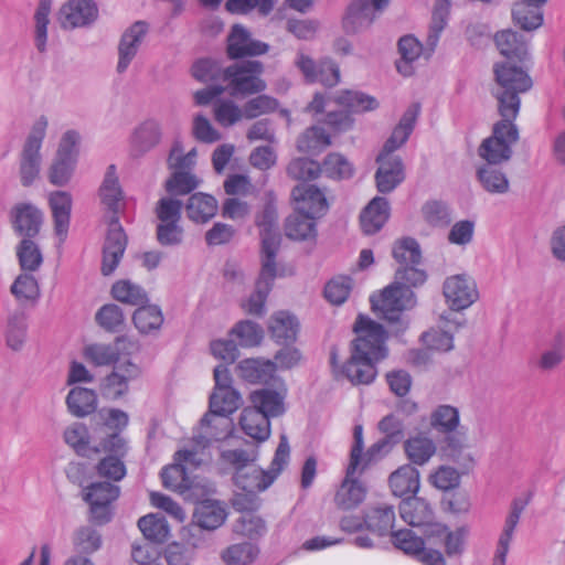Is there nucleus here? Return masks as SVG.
<instances>
[{
    "label": "nucleus",
    "instance_id": "obj_1",
    "mask_svg": "<svg viewBox=\"0 0 565 565\" xmlns=\"http://www.w3.org/2000/svg\"><path fill=\"white\" fill-rule=\"evenodd\" d=\"M354 332L358 337L352 342L351 356L342 372L352 384H370L377 374L376 363L387 355L386 331L382 324L359 315Z\"/></svg>",
    "mask_w": 565,
    "mask_h": 565
},
{
    "label": "nucleus",
    "instance_id": "obj_2",
    "mask_svg": "<svg viewBox=\"0 0 565 565\" xmlns=\"http://www.w3.org/2000/svg\"><path fill=\"white\" fill-rule=\"evenodd\" d=\"M98 195L102 204L111 213L102 262V273L108 276L117 268L127 245L126 234L118 220V213L125 206V192L115 164L107 167Z\"/></svg>",
    "mask_w": 565,
    "mask_h": 565
},
{
    "label": "nucleus",
    "instance_id": "obj_3",
    "mask_svg": "<svg viewBox=\"0 0 565 565\" xmlns=\"http://www.w3.org/2000/svg\"><path fill=\"white\" fill-rule=\"evenodd\" d=\"M494 75L498 86L494 96L501 117L516 118L521 105L519 95L532 87L531 77L510 62L495 64Z\"/></svg>",
    "mask_w": 565,
    "mask_h": 565
},
{
    "label": "nucleus",
    "instance_id": "obj_4",
    "mask_svg": "<svg viewBox=\"0 0 565 565\" xmlns=\"http://www.w3.org/2000/svg\"><path fill=\"white\" fill-rule=\"evenodd\" d=\"M290 447L285 435L276 449L269 470H263L255 465H249L242 472H235L233 480L242 491L262 492L269 488L288 463Z\"/></svg>",
    "mask_w": 565,
    "mask_h": 565
},
{
    "label": "nucleus",
    "instance_id": "obj_5",
    "mask_svg": "<svg viewBox=\"0 0 565 565\" xmlns=\"http://www.w3.org/2000/svg\"><path fill=\"white\" fill-rule=\"evenodd\" d=\"M263 64L258 61H242L225 67L224 88L233 97L248 96L265 90L260 78Z\"/></svg>",
    "mask_w": 565,
    "mask_h": 565
},
{
    "label": "nucleus",
    "instance_id": "obj_6",
    "mask_svg": "<svg viewBox=\"0 0 565 565\" xmlns=\"http://www.w3.org/2000/svg\"><path fill=\"white\" fill-rule=\"evenodd\" d=\"M515 118H503L493 126L492 135L479 147V156L490 164H500L512 157V146L519 140Z\"/></svg>",
    "mask_w": 565,
    "mask_h": 565
},
{
    "label": "nucleus",
    "instance_id": "obj_7",
    "mask_svg": "<svg viewBox=\"0 0 565 565\" xmlns=\"http://www.w3.org/2000/svg\"><path fill=\"white\" fill-rule=\"evenodd\" d=\"M47 126V118L40 116L33 122L26 137L20 158V178L23 186L31 185L40 173L42 162L40 150Z\"/></svg>",
    "mask_w": 565,
    "mask_h": 565
},
{
    "label": "nucleus",
    "instance_id": "obj_8",
    "mask_svg": "<svg viewBox=\"0 0 565 565\" xmlns=\"http://www.w3.org/2000/svg\"><path fill=\"white\" fill-rule=\"evenodd\" d=\"M120 488L106 481L94 482L84 491V500L89 505L90 521L97 525L108 523L114 514V502Z\"/></svg>",
    "mask_w": 565,
    "mask_h": 565
},
{
    "label": "nucleus",
    "instance_id": "obj_9",
    "mask_svg": "<svg viewBox=\"0 0 565 565\" xmlns=\"http://www.w3.org/2000/svg\"><path fill=\"white\" fill-rule=\"evenodd\" d=\"M370 301L372 310L381 313L390 322L397 321L401 313L415 303L413 290L408 286H398L394 282L379 296H371Z\"/></svg>",
    "mask_w": 565,
    "mask_h": 565
},
{
    "label": "nucleus",
    "instance_id": "obj_10",
    "mask_svg": "<svg viewBox=\"0 0 565 565\" xmlns=\"http://www.w3.org/2000/svg\"><path fill=\"white\" fill-rule=\"evenodd\" d=\"M127 449L125 439L117 431L109 434L107 438L100 443V448L94 447L93 450L96 452H107V456L98 462V475L114 481H120L127 473L126 466L122 461Z\"/></svg>",
    "mask_w": 565,
    "mask_h": 565
},
{
    "label": "nucleus",
    "instance_id": "obj_11",
    "mask_svg": "<svg viewBox=\"0 0 565 565\" xmlns=\"http://www.w3.org/2000/svg\"><path fill=\"white\" fill-rule=\"evenodd\" d=\"M149 33V24L145 21H136L121 33L117 44L116 72L125 74L137 57Z\"/></svg>",
    "mask_w": 565,
    "mask_h": 565
},
{
    "label": "nucleus",
    "instance_id": "obj_12",
    "mask_svg": "<svg viewBox=\"0 0 565 565\" xmlns=\"http://www.w3.org/2000/svg\"><path fill=\"white\" fill-rule=\"evenodd\" d=\"M443 292L452 311L465 310L479 299L476 280L465 273L447 277Z\"/></svg>",
    "mask_w": 565,
    "mask_h": 565
},
{
    "label": "nucleus",
    "instance_id": "obj_13",
    "mask_svg": "<svg viewBox=\"0 0 565 565\" xmlns=\"http://www.w3.org/2000/svg\"><path fill=\"white\" fill-rule=\"evenodd\" d=\"M141 375V369L130 360H124L114 365L113 371L100 383L102 395L111 401L125 396L129 384Z\"/></svg>",
    "mask_w": 565,
    "mask_h": 565
},
{
    "label": "nucleus",
    "instance_id": "obj_14",
    "mask_svg": "<svg viewBox=\"0 0 565 565\" xmlns=\"http://www.w3.org/2000/svg\"><path fill=\"white\" fill-rule=\"evenodd\" d=\"M262 241V260L275 262L280 247L281 235L277 227V211L274 204L267 203L256 217Z\"/></svg>",
    "mask_w": 565,
    "mask_h": 565
},
{
    "label": "nucleus",
    "instance_id": "obj_15",
    "mask_svg": "<svg viewBox=\"0 0 565 565\" xmlns=\"http://www.w3.org/2000/svg\"><path fill=\"white\" fill-rule=\"evenodd\" d=\"M295 64L309 83H320L326 87H334L340 82V68L332 60L324 58L316 63L306 54L299 53Z\"/></svg>",
    "mask_w": 565,
    "mask_h": 565
},
{
    "label": "nucleus",
    "instance_id": "obj_16",
    "mask_svg": "<svg viewBox=\"0 0 565 565\" xmlns=\"http://www.w3.org/2000/svg\"><path fill=\"white\" fill-rule=\"evenodd\" d=\"M469 535V527L461 525L455 530L449 529L446 524L437 523L430 525L426 532V537L433 544L441 543L444 545L445 554L448 557H456L462 555L466 548V541Z\"/></svg>",
    "mask_w": 565,
    "mask_h": 565
},
{
    "label": "nucleus",
    "instance_id": "obj_17",
    "mask_svg": "<svg viewBox=\"0 0 565 565\" xmlns=\"http://www.w3.org/2000/svg\"><path fill=\"white\" fill-rule=\"evenodd\" d=\"M388 0H353L343 19V26L349 33L360 32L372 24L375 12L381 11Z\"/></svg>",
    "mask_w": 565,
    "mask_h": 565
},
{
    "label": "nucleus",
    "instance_id": "obj_18",
    "mask_svg": "<svg viewBox=\"0 0 565 565\" xmlns=\"http://www.w3.org/2000/svg\"><path fill=\"white\" fill-rule=\"evenodd\" d=\"M97 18L98 7L94 0H68L60 9L63 28H84L93 24Z\"/></svg>",
    "mask_w": 565,
    "mask_h": 565
},
{
    "label": "nucleus",
    "instance_id": "obj_19",
    "mask_svg": "<svg viewBox=\"0 0 565 565\" xmlns=\"http://www.w3.org/2000/svg\"><path fill=\"white\" fill-rule=\"evenodd\" d=\"M376 161L379 163L375 172L376 189L380 193H390L405 179L403 160L399 156L380 153Z\"/></svg>",
    "mask_w": 565,
    "mask_h": 565
},
{
    "label": "nucleus",
    "instance_id": "obj_20",
    "mask_svg": "<svg viewBox=\"0 0 565 565\" xmlns=\"http://www.w3.org/2000/svg\"><path fill=\"white\" fill-rule=\"evenodd\" d=\"M291 196L297 211L317 218L323 216L329 209L326 194L313 184H298L292 189Z\"/></svg>",
    "mask_w": 565,
    "mask_h": 565
},
{
    "label": "nucleus",
    "instance_id": "obj_21",
    "mask_svg": "<svg viewBox=\"0 0 565 565\" xmlns=\"http://www.w3.org/2000/svg\"><path fill=\"white\" fill-rule=\"evenodd\" d=\"M524 508L525 502L521 499H515L512 501L510 511L505 516L501 533L497 542L492 565H505L510 545L512 543L515 529L519 524Z\"/></svg>",
    "mask_w": 565,
    "mask_h": 565
},
{
    "label": "nucleus",
    "instance_id": "obj_22",
    "mask_svg": "<svg viewBox=\"0 0 565 565\" xmlns=\"http://www.w3.org/2000/svg\"><path fill=\"white\" fill-rule=\"evenodd\" d=\"M227 42L231 58L262 55L268 51L266 43L252 39L249 32L239 24L232 28Z\"/></svg>",
    "mask_w": 565,
    "mask_h": 565
},
{
    "label": "nucleus",
    "instance_id": "obj_23",
    "mask_svg": "<svg viewBox=\"0 0 565 565\" xmlns=\"http://www.w3.org/2000/svg\"><path fill=\"white\" fill-rule=\"evenodd\" d=\"M11 221L17 233L24 238L38 235L42 225V212L31 203H19L11 210Z\"/></svg>",
    "mask_w": 565,
    "mask_h": 565
},
{
    "label": "nucleus",
    "instance_id": "obj_24",
    "mask_svg": "<svg viewBox=\"0 0 565 565\" xmlns=\"http://www.w3.org/2000/svg\"><path fill=\"white\" fill-rule=\"evenodd\" d=\"M275 277L276 263L262 260V270L258 280L256 281L255 291L250 295L247 302L244 305V308L248 313L262 315L264 312L265 302L269 291L271 290Z\"/></svg>",
    "mask_w": 565,
    "mask_h": 565
},
{
    "label": "nucleus",
    "instance_id": "obj_25",
    "mask_svg": "<svg viewBox=\"0 0 565 565\" xmlns=\"http://www.w3.org/2000/svg\"><path fill=\"white\" fill-rule=\"evenodd\" d=\"M49 205L54 222V231L60 242L63 243L68 233L71 212L73 205L72 195L66 191H54L49 195Z\"/></svg>",
    "mask_w": 565,
    "mask_h": 565
},
{
    "label": "nucleus",
    "instance_id": "obj_26",
    "mask_svg": "<svg viewBox=\"0 0 565 565\" xmlns=\"http://www.w3.org/2000/svg\"><path fill=\"white\" fill-rule=\"evenodd\" d=\"M399 514L408 525L425 527V535L430 525L437 524L433 522L434 512L431 507L422 498L413 497L403 500L399 504Z\"/></svg>",
    "mask_w": 565,
    "mask_h": 565
},
{
    "label": "nucleus",
    "instance_id": "obj_27",
    "mask_svg": "<svg viewBox=\"0 0 565 565\" xmlns=\"http://www.w3.org/2000/svg\"><path fill=\"white\" fill-rule=\"evenodd\" d=\"M435 49L430 52L428 39L426 40V46L413 35H405L398 41V52L401 54V60L396 63V67L398 73L404 76H409L414 72L413 63L417 61L420 55H424L425 58H429L434 53Z\"/></svg>",
    "mask_w": 565,
    "mask_h": 565
},
{
    "label": "nucleus",
    "instance_id": "obj_28",
    "mask_svg": "<svg viewBox=\"0 0 565 565\" xmlns=\"http://www.w3.org/2000/svg\"><path fill=\"white\" fill-rule=\"evenodd\" d=\"M451 316V312L441 316L443 327L431 329L422 335V340L428 349L447 352L454 348L452 332L461 327L463 320L458 321Z\"/></svg>",
    "mask_w": 565,
    "mask_h": 565
},
{
    "label": "nucleus",
    "instance_id": "obj_29",
    "mask_svg": "<svg viewBox=\"0 0 565 565\" xmlns=\"http://www.w3.org/2000/svg\"><path fill=\"white\" fill-rule=\"evenodd\" d=\"M231 414H212L209 411L201 419V434L199 444H209L227 438L233 430Z\"/></svg>",
    "mask_w": 565,
    "mask_h": 565
},
{
    "label": "nucleus",
    "instance_id": "obj_30",
    "mask_svg": "<svg viewBox=\"0 0 565 565\" xmlns=\"http://www.w3.org/2000/svg\"><path fill=\"white\" fill-rule=\"evenodd\" d=\"M420 111L419 104H412L403 114L397 126L393 129L391 137L384 143L381 153L394 156L393 152L401 148L414 130L417 117Z\"/></svg>",
    "mask_w": 565,
    "mask_h": 565
},
{
    "label": "nucleus",
    "instance_id": "obj_31",
    "mask_svg": "<svg viewBox=\"0 0 565 565\" xmlns=\"http://www.w3.org/2000/svg\"><path fill=\"white\" fill-rule=\"evenodd\" d=\"M285 391L260 388L250 393L249 401L252 407L270 419L285 413Z\"/></svg>",
    "mask_w": 565,
    "mask_h": 565
},
{
    "label": "nucleus",
    "instance_id": "obj_32",
    "mask_svg": "<svg viewBox=\"0 0 565 565\" xmlns=\"http://www.w3.org/2000/svg\"><path fill=\"white\" fill-rule=\"evenodd\" d=\"M161 138V124L157 119L149 118L135 129L131 137V146L137 154H143L158 146Z\"/></svg>",
    "mask_w": 565,
    "mask_h": 565
},
{
    "label": "nucleus",
    "instance_id": "obj_33",
    "mask_svg": "<svg viewBox=\"0 0 565 565\" xmlns=\"http://www.w3.org/2000/svg\"><path fill=\"white\" fill-rule=\"evenodd\" d=\"M388 216V201L385 198L375 196L361 213V228L367 235L374 234L383 227Z\"/></svg>",
    "mask_w": 565,
    "mask_h": 565
},
{
    "label": "nucleus",
    "instance_id": "obj_34",
    "mask_svg": "<svg viewBox=\"0 0 565 565\" xmlns=\"http://www.w3.org/2000/svg\"><path fill=\"white\" fill-rule=\"evenodd\" d=\"M242 430L252 439L262 443L270 436V419L255 407H245L239 417Z\"/></svg>",
    "mask_w": 565,
    "mask_h": 565
},
{
    "label": "nucleus",
    "instance_id": "obj_35",
    "mask_svg": "<svg viewBox=\"0 0 565 565\" xmlns=\"http://www.w3.org/2000/svg\"><path fill=\"white\" fill-rule=\"evenodd\" d=\"M546 0H521L512 9V18L516 25L525 31L540 28L543 23L542 6Z\"/></svg>",
    "mask_w": 565,
    "mask_h": 565
},
{
    "label": "nucleus",
    "instance_id": "obj_36",
    "mask_svg": "<svg viewBox=\"0 0 565 565\" xmlns=\"http://www.w3.org/2000/svg\"><path fill=\"white\" fill-rule=\"evenodd\" d=\"M435 441L425 433L411 436L404 441V451L411 465L424 466L436 454Z\"/></svg>",
    "mask_w": 565,
    "mask_h": 565
},
{
    "label": "nucleus",
    "instance_id": "obj_37",
    "mask_svg": "<svg viewBox=\"0 0 565 565\" xmlns=\"http://www.w3.org/2000/svg\"><path fill=\"white\" fill-rule=\"evenodd\" d=\"M388 482L396 497L416 494L420 486L419 471L411 463L403 465L391 473Z\"/></svg>",
    "mask_w": 565,
    "mask_h": 565
},
{
    "label": "nucleus",
    "instance_id": "obj_38",
    "mask_svg": "<svg viewBox=\"0 0 565 565\" xmlns=\"http://www.w3.org/2000/svg\"><path fill=\"white\" fill-rule=\"evenodd\" d=\"M238 376L249 383L266 384L274 379L276 364L270 360L245 359L237 365Z\"/></svg>",
    "mask_w": 565,
    "mask_h": 565
},
{
    "label": "nucleus",
    "instance_id": "obj_39",
    "mask_svg": "<svg viewBox=\"0 0 565 565\" xmlns=\"http://www.w3.org/2000/svg\"><path fill=\"white\" fill-rule=\"evenodd\" d=\"M364 522L365 529L377 536L392 534L395 522L394 509L388 504L370 508L364 514Z\"/></svg>",
    "mask_w": 565,
    "mask_h": 565
},
{
    "label": "nucleus",
    "instance_id": "obj_40",
    "mask_svg": "<svg viewBox=\"0 0 565 565\" xmlns=\"http://www.w3.org/2000/svg\"><path fill=\"white\" fill-rule=\"evenodd\" d=\"M227 512L225 507L215 500L201 501L194 511L196 524L204 530H215L226 520Z\"/></svg>",
    "mask_w": 565,
    "mask_h": 565
},
{
    "label": "nucleus",
    "instance_id": "obj_41",
    "mask_svg": "<svg viewBox=\"0 0 565 565\" xmlns=\"http://www.w3.org/2000/svg\"><path fill=\"white\" fill-rule=\"evenodd\" d=\"M353 475H349V468L347 469V477L339 487L334 502L343 510H351L356 508L363 502L366 495L365 487L358 480L352 479Z\"/></svg>",
    "mask_w": 565,
    "mask_h": 565
},
{
    "label": "nucleus",
    "instance_id": "obj_42",
    "mask_svg": "<svg viewBox=\"0 0 565 565\" xmlns=\"http://www.w3.org/2000/svg\"><path fill=\"white\" fill-rule=\"evenodd\" d=\"M298 328L297 319L286 311L273 315L268 326L271 338L281 344L294 342L297 338Z\"/></svg>",
    "mask_w": 565,
    "mask_h": 565
},
{
    "label": "nucleus",
    "instance_id": "obj_43",
    "mask_svg": "<svg viewBox=\"0 0 565 565\" xmlns=\"http://www.w3.org/2000/svg\"><path fill=\"white\" fill-rule=\"evenodd\" d=\"M529 39L512 30H503L495 34V44L500 53L508 58L525 60Z\"/></svg>",
    "mask_w": 565,
    "mask_h": 565
},
{
    "label": "nucleus",
    "instance_id": "obj_44",
    "mask_svg": "<svg viewBox=\"0 0 565 565\" xmlns=\"http://www.w3.org/2000/svg\"><path fill=\"white\" fill-rule=\"evenodd\" d=\"M66 405L70 413L75 417H85L95 412L97 395L93 390L77 386L68 392Z\"/></svg>",
    "mask_w": 565,
    "mask_h": 565
},
{
    "label": "nucleus",
    "instance_id": "obj_45",
    "mask_svg": "<svg viewBox=\"0 0 565 565\" xmlns=\"http://www.w3.org/2000/svg\"><path fill=\"white\" fill-rule=\"evenodd\" d=\"M217 211L216 200L205 193L192 194L185 205L188 217L195 223H206Z\"/></svg>",
    "mask_w": 565,
    "mask_h": 565
},
{
    "label": "nucleus",
    "instance_id": "obj_46",
    "mask_svg": "<svg viewBox=\"0 0 565 565\" xmlns=\"http://www.w3.org/2000/svg\"><path fill=\"white\" fill-rule=\"evenodd\" d=\"M316 220L307 213L295 212L286 218L285 233L295 241H306L316 236Z\"/></svg>",
    "mask_w": 565,
    "mask_h": 565
},
{
    "label": "nucleus",
    "instance_id": "obj_47",
    "mask_svg": "<svg viewBox=\"0 0 565 565\" xmlns=\"http://www.w3.org/2000/svg\"><path fill=\"white\" fill-rule=\"evenodd\" d=\"M494 166L495 164L487 162L479 167L477 178L487 192L491 194H504L510 188L509 179L504 172Z\"/></svg>",
    "mask_w": 565,
    "mask_h": 565
},
{
    "label": "nucleus",
    "instance_id": "obj_48",
    "mask_svg": "<svg viewBox=\"0 0 565 565\" xmlns=\"http://www.w3.org/2000/svg\"><path fill=\"white\" fill-rule=\"evenodd\" d=\"M132 321L139 332L147 334L160 329L163 316L158 306L145 303L136 309Z\"/></svg>",
    "mask_w": 565,
    "mask_h": 565
},
{
    "label": "nucleus",
    "instance_id": "obj_49",
    "mask_svg": "<svg viewBox=\"0 0 565 565\" xmlns=\"http://www.w3.org/2000/svg\"><path fill=\"white\" fill-rule=\"evenodd\" d=\"M445 435L443 451L447 458L457 462L465 469H469L472 459L466 454L465 436L454 430L452 433H443Z\"/></svg>",
    "mask_w": 565,
    "mask_h": 565
},
{
    "label": "nucleus",
    "instance_id": "obj_50",
    "mask_svg": "<svg viewBox=\"0 0 565 565\" xmlns=\"http://www.w3.org/2000/svg\"><path fill=\"white\" fill-rule=\"evenodd\" d=\"M161 479L164 488L180 493L188 491L192 486L186 466L178 461L162 470Z\"/></svg>",
    "mask_w": 565,
    "mask_h": 565
},
{
    "label": "nucleus",
    "instance_id": "obj_51",
    "mask_svg": "<svg viewBox=\"0 0 565 565\" xmlns=\"http://www.w3.org/2000/svg\"><path fill=\"white\" fill-rule=\"evenodd\" d=\"M138 527L143 536L151 542L162 543L169 535L168 522L166 518L159 513L140 518Z\"/></svg>",
    "mask_w": 565,
    "mask_h": 565
},
{
    "label": "nucleus",
    "instance_id": "obj_52",
    "mask_svg": "<svg viewBox=\"0 0 565 565\" xmlns=\"http://www.w3.org/2000/svg\"><path fill=\"white\" fill-rule=\"evenodd\" d=\"M113 297L119 302L130 306H141L148 303L147 292L136 284L129 280H119L111 288Z\"/></svg>",
    "mask_w": 565,
    "mask_h": 565
},
{
    "label": "nucleus",
    "instance_id": "obj_53",
    "mask_svg": "<svg viewBox=\"0 0 565 565\" xmlns=\"http://www.w3.org/2000/svg\"><path fill=\"white\" fill-rule=\"evenodd\" d=\"M192 76L201 83L220 84L224 81L225 68L212 58H200L191 68Z\"/></svg>",
    "mask_w": 565,
    "mask_h": 565
},
{
    "label": "nucleus",
    "instance_id": "obj_54",
    "mask_svg": "<svg viewBox=\"0 0 565 565\" xmlns=\"http://www.w3.org/2000/svg\"><path fill=\"white\" fill-rule=\"evenodd\" d=\"M241 405V395L236 390L213 391L209 401L212 414H233Z\"/></svg>",
    "mask_w": 565,
    "mask_h": 565
},
{
    "label": "nucleus",
    "instance_id": "obj_55",
    "mask_svg": "<svg viewBox=\"0 0 565 565\" xmlns=\"http://www.w3.org/2000/svg\"><path fill=\"white\" fill-rule=\"evenodd\" d=\"M425 221L435 227H446L452 221V211L450 206L440 200L426 202L422 207Z\"/></svg>",
    "mask_w": 565,
    "mask_h": 565
},
{
    "label": "nucleus",
    "instance_id": "obj_56",
    "mask_svg": "<svg viewBox=\"0 0 565 565\" xmlns=\"http://www.w3.org/2000/svg\"><path fill=\"white\" fill-rule=\"evenodd\" d=\"M459 412L450 405H439L430 415V425L438 433H452L459 426Z\"/></svg>",
    "mask_w": 565,
    "mask_h": 565
},
{
    "label": "nucleus",
    "instance_id": "obj_57",
    "mask_svg": "<svg viewBox=\"0 0 565 565\" xmlns=\"http://www.w3.org/2000/svg\"><path fill=\"white\" fill-rule=\"evenodd\" d=\"M85 358L96 366L115 365L119 360V351L116 345L95 343L85 348Z\"/></svg>",
    "mask_w": 565,
    "mask_h": 565
},
{
    "label": "nucleus",
    "instance_id": "obj_58",
    "mask_svg": "<svg viewBox=\"0 0 565 565\" xmlns=\"http://www.w3.org/2000/svg\"><path fill=\"white\" fill-rule=\"evenodd\" d=\"M450 3L451 0H437L435 4L428 32V44L430 52L436 49L440 34L447 24Z\"/></svg>",
    "mask_w": 565,
    "mask_h": 565
},
{
    "label": "nucleus",
    "instance_id": "obj_59",
    "mask_svg": "<svg viewBox=\"0 0 565 565\" xmlns=\"http://www.w3.org/2000/svg\"><path fill=\"white\" fill-rule=\"evenodd\" d=\"M331 143L330 136L318 126L308 128L297 140V148L301 152H316Z\"/></svg>",
    "mask_w": 565,
    "mask_h": 565
},
{
    "label": "nucleus",
    "instance_id": "obj_60",
    "mask_svg": "<svg viewBox=\"0 0 565 565\" xmlns=\"http://www.w3.org/2000/svg\"><path fill=\"white\" fill-rule=\"evenodd\" d=\"M19 264L24 271H35L42 264V253L31 238H23L17 247Z\"/></svg>",
    "mask_w": 565,
    "mask_h": 565
},
{
    "label": "nucleus",
    "instance_id": "obj_61",
    "mask_svg": "<svg viewBox=\"0 0 565 565\" xmlns=\"http://www.w3.org/2000/svg\"><path fill=\"white\" fill-rule=\"evenodd\" d=\"M337 102L355 113L370 111L379 107V102L373 96L355 90L342 92Z\"/></svg>",
    "mask_w": 565,
    "mask_h": 565
},
{
    "label": "nucleus",
    "instance_id": "obj_62",
    "mask_svg": "<svg viewBox=\"0 0 565 565\" xmlns=\"http://www.w3.org/2000/svg\"><path fill=\"white\" fill-rule=\"evenodd\" d=\"M232 334L238 340L239 344L245 348L258 345L264 338L262 327L250 320L238 322L232 329Z\"/></svg>",
    "mask_w": 565,
    "mask_h": 565
},
{
    "label": "nucleus",
    "instance_id": "obj_63",
    "mask_svg": "<svg viewBox=\"0 0 565 565\" xmlns=\"http://www.w3.org/2000/svg\"><path fill=\"white\" fill-rule=\"evenodd\" d=\"M11 292L19 301H36L40 297L38 280L33 275L23 273L19 275L11 286Z\"/></svg>",
    "mask_w": 565,
    "mask_h": 565
},
{
    "label": "nucleus",
    "instance_id": "obj_64",
    "mask_svg": "<svg viewBox=\"0 0 565 565\" xmlns=\"http://www.w3.org/2000/svg\"><path fill=\"white\" fill-rule=\"evenodd\" d=\"M321 173L331 179H347L353 173L352 164L340 153H330L320 166Z\"/></svg>",
    "mask_w": 565,
    "mask_h": 565
}]
</instances>
